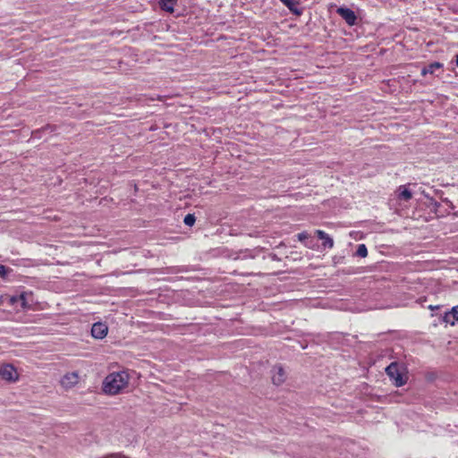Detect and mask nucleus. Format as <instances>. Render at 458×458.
I'll use <instances>...</instances> for the list:
<instances>
[{
  "label": "nucleus",
  "instance_id": "12",
  "mask_svg": "<svg viewBox=\"0 0 458 458\" xmlns=\"http://www.w3.org/2000/svg\"><path fill=\"white\" fill-rule=\"evenodd\" d=\"M443 66L442 64L438 62H435L428 65L427 67H424L421 71L422 75H426L428 73H434L436 70L440 69Z\"/></svg>",
  "mask_w": 458,
  "mask_h": 458
},
{
  "label": "nucleus",
  "instance_id": "15",
  "mask_svg": "<svg viewBox=\"0 0 458 458\" xmlns=\"http://www.w3.org/2000/svg\"><path fill=\"white\" fill-rule=\"evenodd\" d=\"M356 255L360 258H365L368 255V250L365 244H360L356 250Z\"/></svg>",
  "mask_w": 458,
  "mask_h": 458
},
{
  "label": "nucleus",
  "instance_id": "2",
  "mask_svg": "<svg viewBox=\"0 0 458 458\" xmlns=\"http://www.w3.org/2000/svg\"><path fill=\"white\" fill-rule=\"evenodd\" d=\"M386 373L397 387L403 386L407 383L408 376L406 368L400 366L397 362L390 363V365L386 368Z\"/></svg>",
  "mask_w": 458,
  "mask_h": 458
},
{
  "label": "nucleus",
  "instance_id": "18",
  "mask_svg": "<svg viewBox=\"0 0 458 458\" xmlns=\"http://www.w3.org/2000/svg\"><path fill=\"white\" fill-rule=\"evenodd\" d=\"M9 272H10V268L6 267L4 265H0V276L1 277H5Z\"/></svg>",
  "mask_w": 458,
  "mask_h": 458
},
{
  "label": "nucleus",
  "instance_id": "7",
  "mask_svg": "<svg viewBox=\"0 0 458 458\" xmlns=\"http://www.w3.org/2000/svg\"><path fill=\"white\" fill-rule=\"evenodd\" d=\"M107 331V326L101 322L93 324L91 327V335L96 339H103L106 335Z\"/></svg>",
  "mask_w": 458,
  "mask_h": 458
},
{
  "label": "nucleus",
  "instance_id": "13",
  "mask_svg": "<svg viewBox=\"0 0 458 458\" xmlns=\"http://www.w3.org/2000/svg\"><path fill=\"white\" fill-rule=\"evenodd\" d=\"M285 6H287L293 13L300 14L301 12L297 9L298 2L296 0H280Z\"/></svg>",
  "mask_w": 458,
  "mask_h": 458
},
{
  "label": "nucleus",
  "instance_id": "9",
  "mask_svg": "<svg viewBox=\"0 0 458 458\" xmlns=\"http://www.w3.org/2000/svg\"><path fill=\"white\" fill-rule=\"evenodd\" d=\"M445 321L454 326L458 321V306L454 307L451 311L445 313Z\"/></svg>",
  "mask_w": 458,
  "mask_h": 458
},
{
  "label": "nucleus",
  "instance_id": "1",
  "mask_svg": "<svg viewBox=\"0 0 458 458\" xmlns=\"http://www.w3.org/2000/svg\"><path fill=\"white\" fill-rule=\"evenodd\" d=\"M129 380L130 377L126 371L110 373L103 382V391L108 394H117L128 386Z\"/></svg>",
  "mask_w": 458,
  "mask_h": 458
},
{
  "label": "nucleus",
  "instance_id": "17",
  "mask_svg": "<svg viewBox=\"0 0 458 458\" xmlns=\"http://www.w3.org/2000/svg\"><path fill=\"white\" fill-rule=\"evenodd\" d=\"M104 458H131L128 455H125L123 453H113L106 455Z\"/></svg>",
  "mask_w": 458,
  "mask_h": 458
},
{
  "label": "nucleus",
  "instance_id": "11",
  "mask_svg": "<svg viewBox=\"0 0 458 458\" xmlns=\"http://www.w3.org/2000/svg\"><path fill=\"white\" fill-rule=\"evenodd\" d=\"M398 198L400 199L408 201L412 198V193L410 190L406 188V186H400L398 189Z\"/></svg>",
  "mask_w": 458,
  "mask_h": 458
},
{
  "label": "nucleus",
  "instance_id": "3",
  "mask_svg": "<svg viewBox=\"0 0 458 458\" xmlns=\"http://www.w3.org/2000/svg\"><path fill=\"white\" fill-rule=\"evenodd\" d=\"M0 377L8 383H15L19 379V374L15 367L10 363L0 365Z\"/></svg>",
  "mask_w": 458,
  "mask_h": 458
},
{
  "label": "nucleus",
  "instance_id": "6",
  "mask_svg": "<svg viewBox=\"0 0 458 458\" xmlns=\"http://www.w3.org/2000/svg\"><path fill=\"white\" fill-rule=\"evenodd\" d=\"M286 379V373L282 366L276 365L272 369V381L275 385L279 386Z\"/></svg>",
  "mask_w": 458,
  "mask_h": 458
},
{
  "label": "nucleus",
  "instance_id": "5",
  "mask_svg": "<svg viewBox=\"0 0 458 458\" xmlns=\"http://www.w3.org/2000/svg\"><path fill=\"white\" fill-rule=\"evenodd\" d=\"M336 13L345 21L349 26H353L356 23L357 16L355 13L346 7H339Z\"/></svg>",
  "mask_w": 458,
  "mask_h": 458
},
{
  "label": "nucleus",
  "instance_id": "10",
  "mask_svg": "<svg viewBox=\"0 0 458 458\" xmlns=\"http://www.w3.org/2000/svg\"><path fill=\"white\" fill-rule=\"evenodd\" d=\"M177 0H160L159 5L162 10L172 13L174 12V6L175 5Z\"/></svg>",
  "mask_w": 458,
  "mask_h": 458
},
{
  "label": "nucleus",
  "instance_id": "20",
  "mask_svg": "<svg viewBox=\"0 0 458 458\" xmlns=\"http://www.w3.org/2000/svg\"><path fill=\"white\" fill-rule=\"evenodd\" d=\"M48 129H50V126H47V127L44 128L43 131H47Z\"/></svg>",
  "mask_w": 458,
  "mask_h": 458
},
{
  "label": "nucleus",
  "instance_id": "21",
  "mask_svg": "<svg viewBox=\"0 0 458 458\" xmlns=\"http://www.w3.org/2000/svg\"><path fill=\"white\" fill-rule=\"evenodd\" d=\"M456 65L458 66V55H456Z\"/></svg>",
  "mask_w": 458,
  "mask_h": 458
},
{
  "label": "nucleus",
  "instance_id": "19",
  "mask_svg": "<svg viewBox=\"0 0 458 458\" xmlns=\"http://www.w3.org/2000/svg\"><path fill=\"white\" fill-rule=\"evenodd\" d=\"M297 237L301 242H302L309 237V234L306 232H302L298 233Z\"/></svg>",
  "mask_w": 458,
  "mask_h": 458
},
{
  "label": "nucleus",
  "instance_id": "4",
  "mask_svg": "<svg viewBox=\"0 0 458 458\" xmlns=\"http://www.w3.org/2000/svg\"><path fill=\"white\" fill-rule=\"evenodd\" d=\"M80 380L79 374L77 372H70L65 374L61 379L62 386L68 390L75 386Z\"/></svg>",
  "mask_w": 458,
  "mask_h": 458
},
{
  "label": "nucleus",
  "instance_id": "8",
  "mask_svg": "<svg viewBox=\"0 0 458 458\" xmlns=\"http://www.w3.org/2000/svg\"><path fill=\"white\" fill-rule=\"evenodd\" d=\"M316 235L320 239L323 240V246L326 248L332 249L334 247V240L324 231L322 230H317L315 232Z\"/></svg>",
  "mask_w": 458,
  "mask_h": 458
},
{
  "label": "nucleus",
  "instance_id": "14",
  "mask_svg": "<svg viewBox=\"0 0 458 458\" xmlns=\"http://www.w3.org/2000/svg\"><path fill=\"white\" fill-rule=\"evenodd\" d=\"M26 297H27V294L26 293H21L20 296L18 297H13L11 299L12 302L14 303V302H20L21 303V307L22 309H26L29 307V304L27 303V301H26Z\"/></svg>",
  "mask_w": 458,
  "mask_h": 458
},
{
  "label": "nucleus",
  "instance_id": "16",
  "mask_svg": "<svg viewBox=\"0 0 458 458\" xmlns=\"http://www.w3.org/2000/svg\"><path fill=\"white\" fill-rule=\"evenodd\" d=\"M195 221H196V218H195L194 215H192V214L186 215L183 219L184 224L188 226H192L194 225Z\"/></svg>",
  "mask_w": 458,
  "mask_h": 458
}]
</instances>
